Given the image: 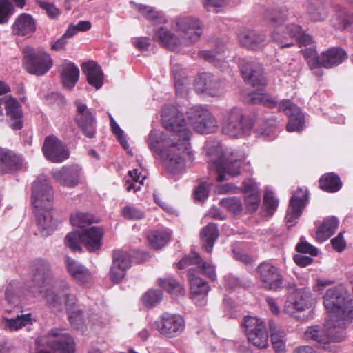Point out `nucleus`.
I'll list each match as a JSON object with an SVG mask.
<instances>
[{
    "label": "nucleus",
    "mask_w": 353,
    "mask_h": 353,
    "mask_svg": "<svg viewBox=\"0 0 353 353\" xmlns=\"http://www.w3.org/2000/svg\"><path fill=\"white\" fill-rule=\"evenodd\" d=\"M212 185V183L207 182L199 184L194 190L193 197L195 201L199 203H203L208 199L209 196V188L208 186Z\"/></svg>",
    "instance_id": "4d7b16f0"
},
{
    "label": "nucleus",
    "mask_w": 353,
    "mask_h": 353,
    "mask_svg": "<svg viewBox=\"0 0 353 353\" xmlns=\"http://www.w3.org/2000/svg\"><path fill=\"white\" fill-rule=\"evenodd\" d=\"M307 13L310 20L314 22L323 21L327 16V11L322 6L316 8L311 6Z\"/></svg>",
    "instance_id": "0e129e2a"
},
{
    "label": "nucleus",
    "mask_w": 353,
    "mask_h": 353,
    "mask_svg": "<svg viewBox=\"0 0 353 353\" xmlns=\"http://www.w3.org/2000/svg\"><path fill=\"white\" fill-rule=\"evenodd\" d=\"M132 259L130 255L122 250L114 251L112 263L110 270V277L112 282L118 283L125 276L128 269L131 267Z\"/></svg>",
    "instance_id": "4be33fe9"
},
{
    "label": "nucleus",
    "mask_w": 353,
    "mask_h": 353,
    "mask_svg": "<svg viewBox=\"0 0 353 353\" xmlns=\"http://www.w3.org/2000/svg\"><path fill=\"white\" fill-rule=\"evenodd\" d=\"M269 329L274 350L277 353H283L285 349V342L283 339L284 332L278 330L273 321H270Z\"/></svg>",
    "instance_id": "c03bdc74"
},
{
    "label": "nucleus",
    "mask_w": 353,
    "mask_h": 353,
    "mask_svg": "<svg viewBox=\"0 0 353 353\" xmlns=\"http://www.w3.org/2000/svg\"><path fill=\"white\" fill-rule=\"evenodd\" d=\"M42 151L46 159L52 163H61L69 157L65 145L53 135L45 138Z\"/></svg>",
    "instance_id": "6ab92c4d"
},
{
    "label": "nucleus",
    "mask_w": 353,
    "mask_h": 353,
    "mask_svg": "<svg viewBox=\"0 0 353 353\" xmlns=\"http://www.w3.org/2000/svg\"><path fill=\"white\" fill-rule=\"evenodd\" d=\"M277 123L274 119H271L265 123L259 134L267 140H272L276 138L277 134Z\"/></svg>",
    "instance_id": "6e6d98bb"
},
{
    "label": "nucleus",
    "mask_w": 353,
    "mask_h": 353,
    "mask_svg": "<svg viewBox=\"0 0 353 353\" xmlns=\"http://www.w3.org/2000/svg\"><path fill=\"white\" fill-rule=\"evenodd\" d=\"M194 272L195 270L192 268L188 270L190 297L196 305L203 306L207 303L210 286L206 281L196 276Z\"/></svg>",
    "instance_id": "a211bd4d"
},
{
    "label": "nucleus",
    "mask_w": 353,
    "mask_h": 353,
    "mask_svg": "<svg viewBox=\"0 0 353 353\" xmlns=\"http://www.w3.org/2000/svg\"><path fill=\"white\" fill-rule=\"evenodd\" d=\"M253 125L252 119L236 108L227 111L222 118V133L232 137L249 134Z\"/></svg>",
    "instance_id": "423d86ee"
},
{
    "label": "nucleus",
    "mask_w": 353,
    "mask_h": 353,
    "mask_svg": "<svg viewBox=\"0 0 353 353\" xmlns=\"http://www.w3.org/2000/svg\"><path fill=\"white\" fill-rule=\"evenodd\" d=\"M294 12L285 7L267 9L264 14V21L273 28L272 39L281 48L292 46L295 41L299 43L300 47L305 46L301 50L303 55L313 72L320 77L322 75L321 58L313 45L312 38L305 33L299 24L294 22Z\"/></svg>",
    "instance_id": "7ed1b4c3"
},
{
    "label": "nucleus",
    "mask_w": 353,
    "mask_h": 353,
    "mask_svg": "<svg viewBox=\"0 0 353 353\" xmlns=\"http://www.w3.org/2000/svg\"><path fill=\"white\" fill-rule=\"evenodd\" d=\"M347 58L345 51L341 48H332L323 52L321 68H331L341 64Z\"/></svg>",
    "instance_id": "e433bc0d"
},
{
    "label": "nucleus",
    "mask_w": 353,
    "mask_h": 353,
    "mask_svg": "<svg viewBox=\"0 0 353 353\" xmlns=\"http://www.w3.org/2000/svg\"><path fill=\"white\" fill-rule=\"evenodd\" d=\"M256 271L263 288L272 291L281 288L283 279L279 268L264 262L257 267Z\"/></svg>",
    "instance_id": "dca6fc26"
},
{
    "label": "nucleus",
    "mask_w": 353,
    "mask_h": 353,
    "mask_svg": "<svg viewBox=\"0 0 353 353\" xmlns=\"http://www.w3.org/2000/svg\"><path fill=\"white\" fill-rule=\"evenodd\" d=\"M3 105L5 106L6 114L9 119L10 126L14 130L23 128L21 120L23 112L19 101L12 97L6 99L4 97Z\"/></svg>",
    "instance_id": "473e14b6"
},
{
    "label": "nucleus",
    "mask_w": 353,
    "mask_h": 353,
    "mask_svg": "<svg viewBox=\"0 0 353 353\" xmlns=\"http://www.w3.org/2000/svg\"><path fill=\"white\" fill-rule=\"evenodd\" d=\"M315 299L305 289H295L290 292L284 304V312L294 316L296 312H303L312 307Z\"/></svg>",
    "instance_id": "9d476101"
},
{
    "label": "nucleus",
    "mask_w": 353,
    "mask_h": 353,
    "mask_svg": "<svg viewBox=\"0 0 353 353\" xmlns=\"http://www.w3.org/2000/svg\"><path fill=\"white\" fill-rule=\"evenodd\" d=\"M53 194L50 181L44 176H39L32 185V203L36 209L38 225L43 236L51 234L58 222L52 217Z\"/></svg>",
    "instance_id": "39448f33"
},
{
    "label": "nucleus",
    "mask_w": 353,
    "mask_h": 353,
    "mask_svg": "<svg viewBox=\"0 0 353 353\" xmlns=\"http://www.w3.org/2000/svg\"><path fill=\"white\" fill-rule=\"evenodd\" d=\"M337 23L334 22V26L337 28H345L353 23V14L346 10L341 11L336 15Z\"/></svg>",
    "instance_id": "13d9d810"
},
{
    "label": "nucleus",
    "mask_w": 353,
    "mask_h": 353,
    "mask_svg": "<svg viewBox=\"0 0 353 353\" xmlns=\"http://www.w3.org/2000/svg\"><path fill=\"white\" fill-rule=\"evenodd\" d=\"M81 241L89 252H95L100 249L103 230L97 226L83 229L81 232Z\"/></svg>",
    "instance_id": "f704fd0d"
},
{
    "label": "nucleus",
    "mask_w": 353,
    "mask_h": 353,
    "mask_svg": "<svg viewBox=\"0 0 353 353\" xmlns=\"http://www.w3.org/2000/svg\"><path fill=\"white\" fill-rule=\"evenodd\" d=\"M157 283L173 296L183 295L185 293L184 287L174 278L159 279Z\"/></svg>",
    "instance_id": "a18cd8bd"
},
{
    "label": "nucleus",
    "mask_w": 353,
    "mask_h": 353,
    "mask_svg": "<svg viewBox=\"0 0 353 353\" xmlns=\"http://www.w3.org/2000/svg\"><path fill=\"white\" fill-rule=\"evenodd\" d=\"M81 168L77 165L63 166L59 169H54L51 174L53 178L61 185L65 187H74L79 183Z\"/></svg>",
    "instance_id": "cd10ccee"
},
{
    "label": "nucleus",
    "mask_w": 353,
    "mask_h": 353,
    "mask_svg": "<svg viewBox=\"0 0 353 353\" xmlns=\"http://www.w3.org/2000/svg\"><path fill=\"white\" fill-rule=\"evenodd\" d=\"M194 85L197 93L214 97L219 94V79L210 72H203L195 79Z\"/></svg>",
    "instance_id": "bb28decb"
},
{
    "label": "nucleus",
    "mask_w": 353,
    "mask_h": 353,
    "mask_svg": "<svg viewBox=\"0 0 353 353\" xmlns=\"http://www.w3.org/2000/svg\"><path fill=\"white\" fill-rule=\"evenodd\" d=\"M14 12L12 2L8 0H0V24L7 23Z\"/></svg>",
    "instance_id": "8fccbe9b"
},
{
    "label": "nucleus",
    "mask_w": 353,
    "mask_h": 353,
    "mask_svg": "<svg viewBox=\"0 0 353 353\" xmlns=\"http://www.w3.org/2000/svg\"><path fill=\"white\" fill-rule=\"evenodd\" d=\"M279 110L289 118L286 129L288 132H299L305 123L304 115L300 108L290 100H283L279 105Z\"/></svg>",
    "instance_id": "412c9836"
},
{
    "label": "nucleus",
    "mask_w": 353,
    "mask_h": 353,
    "mask_svg": "<svg viewBox=\"0 0 353 353\" xmlns=\"http://www.w3.org/2000/svg\"><path fill=\"white\" fill-rule=\"evenodd\" d=\"M93 222V216L91 214L83 212H75L71 214L70 223L73 226L82 229L90 225Z\"/></svg>",
    "instance_id": "09e8293b"
},
{
    "label": "nucleus",
    "mask_w": 353,
    "mask_h": 353,
    "mask_svg": "<svg viewBox=\"0 0 353 353\" xmlns=\"http://www.w3.org/2000/svg\"><path fill=\"white\" fill-rule=\"evenodd\" d=\"M170 233L166 230L151 231L148 235L150 245L155 249L163 247L170 240Z\"/></svg>",
    "instance_id": "49530a36"
},
{
    "label": "nucleus",
    "mask_w": 353,
    "mask_h": 353,
    "mask_svg": "<svg viewBox=\"0 0 353 353\" xmlns=\"http://www.w3.org/2000/svg\"><path fill=\"white\" fill-rule=\"evenodd\" d=\"M339 223V220L334 216L325 219L316 230V239L319 242L325 241L335 232Z\"/></svg>",
    "instance_id": "a19ab883"
},
{
    "label": "nucleus",
    "mask_w": 353,
    "mask_h": 353,
    "mask_svg": "<svg viewBox=\"0 0 353 353\" xmlns=\"http://www.w3.org/2000/svg\"><path fill=\"white\" fill-rule=\"evenodd\" d=\"M32 281L27 285L28 291L37 296L43 293L45 285L51 275V266L43 259H35L31 265Z\"/></svg>",
    "instance_id": "6e6552de"
},
{
    "label": "nucleus",
    "mask_w": 353,
    "mask_h": 353,
    "mask_svg": "<svg viewBox=\"0 0 353 353\" xmlns=\"http://www.w3.org/2000/svg\"><path fill=\"white\" fill-rule=\"evenodd\" d=\"M162 299V292L159 290H150L143 296V301L147 307H154Z\"/></svg>",
    "instance_id": "603ef678"
},
{
    "label": "nucleus",
    "mask_w": 353,
    "mask_h": 353,
    "mask_svg": "<svg viewBox=\"0 0 353 353\" xmlns=\"http://www.w3.org/2000/svg\"><path fill=\"white\" fill-rule=\"evenodd\" d=\"M240 70L244 81L253 87L266 85V78L259 63L255 61L241 63Z\"/></svg>",
    "instance_id": "5701e85b"
},
{
    "label": "nucleus",
    "mask_w": 353,
    "mask_h": 353,
    "mask_svg": "<svg viewBox=\"0 0 353 353\" xmlns=\"http://www.w3.org/2000/svg\"><path fill=\"white\" fill-rule=\"evenodd\" d=\"M123 216L129 220H139L144 217V212L134 205H126L121 209Z\"/></svg>",
    "instance_id": "864d4df0"
},
{
    "label": "nucleus",
    "mask_w": 353,
    "mask_h": 353,
    "mask_svg": "<svg viewBox=\"0 0 353 353\" xmlns=\"http://www.w3.org/2000/svg\"><path fill=\"white\" fill-rule=\"evenodd\" d=\"M70 286L66 281H61L56 292L51 290L46 292V297L50 307L54 311H59L62 307V298L65 299V305L67 312L79 310L77 305V299L74 295L69 292Z\"/></svg>",
    "instance_id": "f8f14e48"
},
{
    "label": "nucleus",
    "mask_w": 353,
    "mask_h": 353,
    "mask_svg": "<svg viewBox=\"0 0 353 353\" xmlns=\"http://www.w3.org/2000/svg\"><path fill=\"white\" fill-rule=\"evenodd\" d=\"M243 193L247 210L250 212H255L261 203V194L253 179H249L243 181Z\"/></svg>",
    "instance_id": "72a5a7b5"
},
{
    "label": "nucleus",
    "mask_w": 353,
    "mask_h": 353,
    "mask_svg": "<svg viewBox=\"0 0 353 353\" xmlns=\"http://www.w3.org/2000/svg\"><path fill=\"white\" fill-rule=\"evenodd\" d=\"M111 130L113 132V134L116 136L118 141L121 143V145L123 146V148L125 150L129 149V144L127 141V139H125L124 136V132L123 130L119 127V125L117 123H114V125H111Z\"/></svg>",
    "instance_id": "774afa93"
},
{
    "label": "nucleus",
    "mask_w": 353,
    "mask_h": 353,
    "mask_svg": "<svg viewBox=\"0 0 353 353\" xmlns=\"http://www.w3.org/2000/svg\"><path fill=\"white\" fill-rule=\"evenodd\" d=\"M188 124L201 134H208L215 131L216 122L212 114L201 106H194L188 112Z\"/></svg>",
    "instance_id": "1a4fd4ad"
},
{
    "label": "nucleus",
    "mask_w": 353,
    "mask_h": 353,
    "mask_svg": "<svg viewBox=\"0 0 353 353\" xmlns=\"http://www.w3.org/2000/svg\"><path fill=\"white\" fill-rule=\"evenodd\" d=\"M81 67L89 84L97 90L100 89L103 83V73L101 66L91 61L83 63Z\"/></svg>",
    "instance_id": "c9c22d12"
},
{
    "label": "nucleus",
    "mask_w": 353,
    "mask_h": 353,
    "mask_svg": "<svg viewBox=\"0 0 353 353\" xmlns=\"http://www.w3.org/2000/svg\"><path fill=\"white\" fill-rule=\"evenodd\" d=\"M130 3L148 20L155 23L166 22V19L163 14L161 12L157 11L154 8L141 3H137L134 1H130Z\"/></svg>",
    "instance_id": "79ce46f5"
},
{
    "label": "nucleus",
    "mask_w": 353,
    "mask_h": 353,
    "mask_svg": "<svg viewBox=\"0 0 353 353\" xmlns=\"http://www.w3.org/2000/svg\"><path fill=\"white\" fill-rule=\"evenodd\" d=\"M222 207H224L234 214L240 213L242 210L241 200L237 197L222 199Z\"/></svg>",
    "instance_id": "bf43d9fd"
},
{
    "label": "nucleus",
    "mask_w": 353,
    "mask_h": 353,
    "mask_svg": "<svg viewBox=\"0 0 353 353\" xmlns=\"http://www.w3.org/2000/svg\"><path fill=\"white\" fill-rule=\"evenodd\" d=\"M243 156L231 148L222 150V181L227 176H235L239 174Z\"/></svg>",
    "instance_id": "393cba45"
},
{
    "label": "nucleus",
    "mask_w": 353,
    "mask_h": 353,
    "mask_svg": "<svg viewBox=\"0 0 353 353\" xmlns=\"http://www.w3.org/2000/svg\"><path fill=\"white\" fill-rule=\"evenodd\" d=\"M37 30V22L30 14L21 13L17 17L12 25L14 35L30 37Z\"/></svg>",
    "instance_id": "c85d7f7f"
},
{
    "label": "nucleus",
    "mask_w": 353,
    "mask_h": 353,
    "mask_svg": "<svg viewBox=\"0 0 353 353\" xmlns=\"http://www.w3.org/2000/svg\"><path fill=\"white\" fill-rule=\"evenodd\" d=\"M91 28L89 21H79L77 24H70L65 32V36H74L79 31H87Z\"/></svg>",
    "instance_id": "052dcab7"
},
{
    "label": "nucleus",
    "mask_w": 353,
    "mask_h": 353,
    "mask_svg": "<svg viewBox=\"0 0 353 353\" xmlns=\"http://www.w3.org/2000/svg\"><path fill=\"white\" fill-rule=\"evenodd\" d=\"M307 201L308 190L305 187L299 188L292 194L285 218L288 228H290L296 223L303 208L307 205Z\"/></svg>",
    "instance_id": "f3484780"
},
{
    "label": "nucleus",
    "mask_w": 353,
    "mask_h": 353,
    "mask_svg": "<svg viewBox=\"0 0 353 353\" xmlns=\"http://www.w3.org/2000/svg\"><path fill=\"white\" fill-rule=\"evenodd\" d=\"M243 326L250 343L259 348L267 347L268 334L263 321L256 317L246 316L244 319Z\"/></svg>",
    "instance_id": "4468645a"
},
{
    "label": "nucleus",
    "mask_w": 353,
    "mask_h": 353,
    "mask_svg": "<svg viewBox=\"0 0 353 353\" xmlns=\"http://www.w3.org/2000/svg\"><path fill=\"white\" fill-rule=\"evenodd\" d=\"M219 235L218 225L208 223L200 232L202 248L208 253L212 251L214 244Z\"/></svg>",
    "instance_id": "4c0bfd02"
},
{
    "label": "nucleus",
    "mask_w": 353,
    "mask_h": 353,
    "mask_svg": "<svg viewBox=\"0 0 353 353\" xmlns=\"http://www.w3.org/2000/svg\"><path fill=\"white\" fill-rule=\"evenodd\" d=\"M245 100L248 103L263 104L270 108L274 107L276 104L269 94L262 92H252L248 95Z\"/></svg>",
    "instance_id": "de8ad7c7"
},
{
    "label": "nucleus",
    "mask_w": 353,
    "mask_h": 353,
    "mask_svg": "<svg viewBox=\"0 0 353 353\" xmlns=\"http://www.w3.org/2000/svg\"><path fill=\"white\" fill-rule=\"evenodd\" d=\"M184 325V321L181 316L165 312L155 321L153 326L162 335L167 337H175L183 332Z\"/></svg>",
    "instance_id": "2eb2a0df"
},
{
    "label": "nucleus",
    "mask_w": 353,
    "mask_h": 353,
    "mask_svg": "<svg viewBox=\"0 0 353 353\" xmlns=\"http://www.w3.org/2000/svg\"><path fill=\"white\" fill-rule=\"evenodd\" d=\"M323 303L327 314L324 328L310 326L305 330V337L326 350L327 344L345 339L346 326L353 321V301L345 292L330 288L323 296Z\"/></svg>",
    "instance_id": "f03ea898"
},
{
    "label": "nucleus",
    "mask_w": 353,
    "mask_h": 353,
    "mask_svg": "<svg viewBox=\"0 0 353 353\" xmlns=\"http://www.w3.org/2000/svg\"><path fill=\"white\" fill-rule=\"evenodd\" d=\"M296 250L298 252L309 254L314 256H317L319 253L318 249L309 243L303 236L300 238V241L296 246Z\"/></svg>",
    "instance_id": "680f3d73"
},
{
    "label": "nucleus",
    "mask_w": 353,
    "mask_h": 353,
    "mask_svg": "<svg viewBox=\"0 0 353 353\" xmlns=\"http://www.w3.org/2000/svg\"><path fill=\"white\" fill-rule=\"evenodd\" d=\"M176 29L181 34L179 39L165 27L157 28L153 39L162 47L172 51H178L183 46H187L199 41L202 29L200 21L194 18H182L176 21Z\"/></svg>",
    "instance_id": "20e7f679"
},
{
    "label": "nucleus",
    "mask_w": 353,
    "mask_h": 353,
    "mask_svg": "<svg viewBox=\"0 0 353 353\" xmlns=\"http://www.w3.org/2000/svg\"><path fill=\"white\" fill-rule=\"evenodd\" d=\"M38 342L50 347L55 353H74L73 339L68 334L57 329L40 337Z\"/></svg>",
    "instance_id": "ddd939ff"
},
{
    "label": "nucleus",
    "mask_w": 353,
    "mask_h": 353,
    "mask_svg": "<svg viewBox=\"0 0 353 353\" xmlns=\"http://www.w3.org/2000/svg\"><path fill=\"white\" fill-rule=\"evenodd\" d=\"M24 68L32 74L42 76L49 71L52 65L50 56L43 51L26 47L23 49Z\"/></svg>",
    "instance_id": "0eeeda50"
},
{
    "label": "nucleus",
    "mask_w": 353,
    "mask_h": 353,
    "mask_svg": "<svg viewBox=\"0 0 353 353\" xmlns=\"http://www.w3.org/2000/svg\"><path fill=\"white\" fill-rule=\"evenodd\" d=\"M206 161L212 181H221V149L219 143L209 142L205 146Z\"/></svg>",
    "instance_id": "a878e982"
},
{
    "label": "nucleus",
    "mask_w": 353,
    "mask_h": 353,
    "mask_svg": "<svg viewBox=\"0 0 353 353\" xmlns=\"http://www.w3.org/2000/svg\"><path fill=\"white\" fill-rule=\"evenodd\" d=\"M76 107L75 123L88 138L92 139L96 134L97 119L93 110L81 99L74 101Z\"/></svg>",
    "instance_id": "9b49d317"
},
{
    "label": "nucleus",
    "mask_w": 353,
    "mask_h": 353,
    "mask_svg": "<svg viewBox=\"0 0 353 353\" xmlns=\"http://www.w3.org/2000/svg\"><path fill=\"white\" fill-rule=\"evenodd\" d=\"M61 75L63 86L71 89L78 81L79 70L74 63L65 62L61 65Z\"/></svg>",
    "instance_id": "58836bf2"
},
{
    "label": "nucleus",
    "mask_w": 353,
    "mask_h": 353,
    "mask_svg": "<svg viewBox=\"0 0 353 353\" xmlns=\"http://www.w3.org/2000/svg\"><path fill=\"white\" fill-rule=\"evenodd\" d=\"M23 168H26L24 159L21 154L0 148V173L13 174Z\"/></svg>",
    "instance_id": "b1692460"
},
{
    "label": "nucleus",
    "mask_w": 353,
    "mask_h": 353,
    "mask_svg": "<svg viewBox=\"0 0 353 353\" xmlns=\"http://www.w3.org/2000/svg\"><path fill=\"white\" fill-rule=\"evenodd\" d=\"M66 245L73 251L81 250V232L74 231L67 234L65 239Z\"/></svg>",
    "instance_id": "5fc2aeb1"
},
{
    "label": "nucleus",
    "mask_w": 353,
    "mask_h": 353,
    "mask_svg": "<svg viewBox=\"0 0 353 353\" xmlns=\"http://www.w3.org/2000/svg\"><path fill=\"white\" fill-rule=\"evenodd\" d=\"M161 121L167 132L156 129L151 130L148 143L167 170L176 172L185 165L184 155L190 132L186 128L183 114L174 106L163 108Z\"/></svg>",
    "instance_id": "f257e3e1"
},
{
    "label": "nucleus",
    "mask_w": 353,
    "mask_h": 353,
    "mask_svg": "<svg viewBox=\"0 0 353 353\" xmlns=\"http://www.w3.org/2000/svg\"><path fill=\"white\" fill-rule=\"evenodd\" d=\"M65 263L68 272L78 284L83 285L91 282L92 274L84 265L68 256L65 257Z\"/></svg>",
    "instance_id": "7c9ffc66"
},
{
    "label": "nucleus",
    "mask_w": 353,
    "mask_h": 353,
    "mask_svg": "<svg viewBox=\"0 0 353 353\" xmlns=\"http://www.w3.org/2000/svg\"><path fill=\"white\" fill-rule=\"evenodd\" d=\"M199 56L201 58L204 59L205 61H208L209 63L214 64L216 66L219 65V51L216 50H206L199 51Z\"/></svg>",
    "instance_id": "338daca9"
},
{
    "label": "nucleus",
    "mask_w": 353,
    "mask_h": 353,
    "mask_svg": "<svg viewBox=\"0 0 353 353\" xmlns=\"http://www.w3.org/2000/svg\"><path fill=\"white\" fill-rule=\"evenodd\" d=\"M68 319L70 324L76 329H81L83 325V315L79 310L72 311L69 310L68 312Z\"/></svg>",
    "instance_id": "69168bd1"
},
{
    "label": "nucleus",
    "mask_w": 353,
    "mask_h": 353,
    "mask_svg": "<svg viewBox=\"0 0 353 353\" xmlns=\"http://www.w3.org/2000/svg\"><path fill=\"white\" fill-rule=\"evenodd\" d=\"M171 71L174 79L176 90L177 92H181L184 83L182 79L183 69L178 63L171 60Z\"/></svg>",
    "instance_id": "3c124183"
},
{
    "label": "nucleus",
    "mask_w": 353,
    "mask_h": 353,
    "mask_svg": "<svg viewBox=\"0 0 353 353\" xmlns=\"http://www.w3.org/2000/svg\"><path fill=\"white\" fill-rule=\"evenodd\" d=\"M320 188L328 192H336L342 187V183L338 175L327 173L321 176L319 180Z\"/></svg>",
    "instance_id": "37998d69"
},
{
    "label": "nucleus",
    "mask_w": 353,
    "mask_h": 353,
    "mask_svg": "<svg viewBox=\"0 0 353 353\" xmlns=\"http://www.w3.org/2000/svg\"><path fill=\"white\" fill-rule=\"evenodd\" d=\"M32 321L33 319L30 313L21 315L17 314L16 318H8L3 316L1 325L5 330L14 332L28 324H32Z\"/></svg>",
    "instance_id": "ea45409f"
},
{
    "label": "nucleus",
    "mask_w": 353,
    "mask_h": 353,
    "mask_svg": "<svg viewBox=\"0 0 353 353\" xmlns=\"http://www.w3.org/2000/svg\"><path fill=\"white\" fill-rule=\"evenodd\" d=\"M263 203L265 210L272 215L278 207L279 201L274 197L272 193L267 189L265 191Z\"/></svg>",
    "instance_id": "e2e57ef3"
},
{
    "label": "nucleus",
    "mask_w": 353,
    "mask_h": 353,
    "mask_svg": "<svg viewBox=\"0 0 353 353\" xmlns=\"http://www.w3.org/2000/svg\"><path fill=\"white\" fill-rule=\"evenodd\" d=\"M194 265L196 268H192L195 272L196 276L199 274H203L211 280H214L216 277L215 267L211 263L204 262L199 254L196 252H192L190 255L184 256L178 263L179 269L189 268V266Z\"/></svg>",
    "instance_id": "aec40b11"
},
{
    "label": "nucleus",
    "mask_w": 353,
    "mask_h": 353,
    "mask_svg": "<svg viewBox=\"0 0 353 353\" xmlns=\"http://www.w3.org/2000/svg\"><path fill=\"white\" fill-rule=\"evenodd\" d=\"M238 37L242 46L254 50L263 48L269 42L264 34L256 30H243L239 34Z\"/></svg>",
    "instance_id": "2f4dec72"
},
{
    "label": "nucleus",
    "mask_w": 353,
    "mask_h": 353,
    "mask_svg": "<svg viewBox=\"0 0 353 353\" xmlns=\"http://www.w3.org/2000/svg\"><path fill=\"white\" fill-rule=\"evenodd\" d=\"M19 283L12 281L9 283L4 292L0 291V305L6 313L11 314L18 310L19 299L16 293Z\"/></svg>",
    "instance_id": "c756f323"
}]
</instances>
